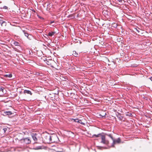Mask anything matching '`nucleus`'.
<instances>
[{
	"instance_id": "obj_1",
	"label": "nucleus",
	"mask_w": 152,
	"mask_h": 152,
	"mask_svg": "<svg viewBox=\"0 0 152 152\" xmlns=\"http://www.w3.org/2000/svg\"><path fill=\"white\" fill-rule=\"evenodd\" d=\"M50 143L57 142L58 141V138L55 134L50 135Z\"/></svg>"
},
{
	"instance_id": "obj_2",
	"label": "nucleus",
	"mask_w": 152,
	"mask_h": 152,
	"mask_svg": "<svg viewBox=\"0 0 152 152\" xmlns=\"http://www.w3.org/2000/svg\"><path fill=\"white\" fill-rule=\"evenodd\" d=\"M50 135L49 134H45L43 137L44 141L45 143H50Z\"/></svg>"
},
{
	"instance_id": "obj_3",
	"label": "nucleus",
	"mask_w": 152,
	"mask_h": 152,
	"mask_svg": "<svg viewBox=\"0 0 152 152\" xmlns=\"http://www.w3.org/2000/svg\"><path fill=\"white\" fill-rule=\"evenodd\" d=\"M113 141V142L112 143L111 147H114L115 145L116 144H119L121 143V140L120 138H118V139H114Z\"/></svg>"
},
{
	"instance_id": "obj_4",
	"label": "nucleus",
	"mask_w": 152,
	"mask_h": 152,
	"mask_svg": "<svg viewBox=\"0 0 152 152\" xmlns=\"http://www.w3.org/2000/svg\"><path fill=\"white\" fill-rule=\"evenodd\" d=\"M22 142H23L24 144H29L31 142V140L29 137L23 138L21 140Z\"/></svg>"
},
{
	"instance_id": "obj_5",
	"label": "nucleus",
	"mask_w": 152,
	"mask_h": 152,
	"mask_svg": "<svg viewBox=\"0 0 152 152\" xmlns=\"http://www.w3.org/2000/svg\"><path fill=\"white\" fill-rule=\"evenodd\" d=\"M101 141V142L106 145H108L109 144V141L108 140L105 139V137L104 135L102 136Z\"/></svg>"
},
{
	"instance_id": "obj_6",
	"label": "nucleus",
	"mask_w": 152,
	"mask_h": 152,
	"mask_svg": "<svg viewBox=\"0 0 152 152\" xmlns=\"http://www.w3.org/2000/svg\"><path fill=\"white\" fill-rule=\"evenodd\" d=\"M9 128L7 126H5L3 128L1 127L0 130L2 131L4 133H7L9 131Z\"/></svg>"
},
{
	"instance_id": "obj_7",
	"label": "nucleus",
	"mask_w": 152,
	"mask_h": 152,
	"mask_svg": "<svg viewBox=\"0 0 152 152\" xmlns=\"http://www.w3.org/2000/svg\"><path fill=\"white\" fill-rule=\"evenodd\" d=\"M23 32L24 33L25 36L26 37L29 39H31L32 38V36L31 35L28 34L27 33L26 31L24 30L23 31Z\"/></svg>"
},
{
	"instance_id": "obj_8",
	"label": "nucleus",
	"mask_w": 152,
	"mask_h": 152,
	"mask_svg": "<svg viewBox=\"0 0 152 152\" xmlns=\"http://www.w3.org/2000/svg\"><path fill=\"white\" fill-rule=\"evenodd\" d=\"M37 134L36 133L33 134H32V137L33 139V140L35 141V143H37Z\"/></svg>"
},
{
	"instance_id": "obj_9",
	"label": "nucleus",
	"mask_w": 152,
	"mask_h": 152,
	"mask_svg": "<svg viewBox=\"0 0 152 152\" xmlns=\"http://www.w3.org/2000/svg\"><path fill=\"white\" fill-rule=\"evenodd\" d=\"M115 114L120 121H122V120L123 117L121 116V114L118 112H117Z\"/></svg>"
},
{
	"instance_id": "obj_10",
	"label": "nucleus",
	"mask_w": 152,
	"mask_h": 152,
	"mask_svg": "<svg viewBox=\"0 0 152 152\" xmlns=\"http://www.w3.org/2000/svg\"><path fill=\"white\" fill-rule=\"evenodd\" d=\"M12 114V113L10 111H6L4 112L3 115H10Z\"/></svg>"
},
{
	"instance_id": "obj_11",
	"label": "nucleus",
	"mask_w": 152,
	"mask_h": 152,
	"mask_svg": "<svg viewBox=\"0 0 152 152\" xmlns=\"http://www.w3.org/2000/svg\"><path fill=\"white\" fill-rule=\"evenodd\" d=\"M102 134H104L103 132L102 133H100L98 134H94L92 135V137L93 138H95V137H101L102 136H103V135H102Z\"/></svg>"
},
{
	"instance_id": "obj_12",
	"label": "nucleus",
	"mask_w": 152,
	"mask_h": 152,
	"mask_svg": "<svg viewBox=\"0 0 152 152\" xmlns=\"http://www.w3.org/2000/svg\"><path fill=\"white\" fill-rule=\"evenodd\" d=\"M23 93L25 94H29L31 95H32V93H31L30 91L26 90H24Z\"/></svg>"
},
{
	"instance_id": "obj_13",
	"label": "nucleus",
	"mask_w": 152,
	"mask_h": 152,
	"mask_svg": "<svg viewBox=\"0 0 152 152\" xmlns=\"http://www.w3.org/2000/svg\"><path fill=\"white\" fill-rule=\"evenodd\" d=\"M104 134L105 135H106L109 137H110L113 140L114 139L112 135L111 134H107V133H105Z\"/></svg>"
},
{
	"instance_id": "obj_14",
	"label": "nucleus",
	"mask_w": 152,
	"mask_h": 152,
	"mask_svg": "<svg viewBox=\"0 0 152 152\" xmlns=\"http://www.w3.org/2000/svg\"><path fill=\"white\" fill-rule=\"evenodd\" d=\"M72 120L74 121V122H77L79 123H81V120H79L78 118H76L75 119H72Z\"/></svg>"
},
{
	"instance_id": "obj_15",
	"label": "nucleus",
	"mask_w": 152,
	"mask_h": 152,
	"mask_svg": "<svg viewBox=\"0 0 152 152\" xmlns=\"http://www.w3.org/2000/svg\"><path fill=\"white\" fill-rule=\"evenodd\" d=\"M72 55L75 56L77 57L78 54L75 51H74L73 52Z\"/></svg>"
},
{
	"instance_id": "obj_16",
	"label": "nucleus",
	"mask_w": 152,
	"mask_h": 152,
	"mask_svg": "<svg viewBox=\"0 0 152 152\" xmlns=\"http://www.w3.org/2000/svg\"><path fill=\"white\" fill-rule=\"evenodd\" d=\"M55 33V32L54 31L51 32H50L48 33V35L50 37H52L54 34Z\"/></svg>"
},
{
	"instance_id": "obj_17",
	"label": "nucleus",
	"mask_w": 152,
	"mask_h": 152,
	"mask_svg": "<svg viewBox=\"0 0 152 152\" xmlns=\"http://www.w3.org/2000/svg\"><path fill=\"white\" fill-rule=\"evenodd\" d=\"M12 76V74H6L4 75V77H11Z\"/></svg>"
},
{
	"instance_id": "obj_18",
	"label": "nucleus",
	"mask_w": 152,
	"mask_h": 152,
	"mask_svg": "<svg viewBox=\"0 0 152 152\" xmlns=\"http://www.w3.org/2000/svg\"><path fill=\"white\" fill-rule=\"evenodd\" d=\"M14 44L15 46H19L20 44L18 42L15 41L14 43Z\"/></svg>"
},
{
	"instance_id": "obj_19",
	"label": "nucleus",
	"mask_w": 152,
	"mask_h": 152,
	"mask_svg": "<svg viewBox=\"0 0 152 152\" xmlns=\"http://www.w3.org/2000/svg\"><path fill=\"white\" fill-rule=\"evenodd\" d=\"M7 23L5 21L4 23L2 24H1V25L2 26H6V25Z\"/></svg>"
},
{
	"instance_id": "obj_20",
	"label": "nucleus",
	"mask_w": 152,
	"mask_h": 152,
	"mask_svg": "<svg viewBox=\"0 0 152 152\" xmlns=\"http://www.w3.org/2000/svg\"><path fill=\"white\" fill-rule=\"evenodd\" d=\"M4 89V88L2 87H0V91H2L3 92Z\"/></svg>"
},
{
	"instance_id": "obj_21",
	"label": "nucleus",
	"mask_w": 152,
	"mask_h": 152,
	"mask_svg": "<svg viewBox=\"0 0 152 152\" xmlns=\"http://www.w3.org/2000/svg\"><path fill=\"white\" fill-rule=\"evenodd\" d=\"M5 21H4L2 20H0V24L1 25L2 24L4 23Z\"/></svg>"
},
{
	"instance_id": "obj_22",
	"label": "nucleus",
	"mask_w": 152,
	"mask_h": 152,
	"mask_svg": "<svg viewBox=\"0 0 152 152\" xmlns=\"http://www.w3.org/2000/svg\"><path fill=\"white\" fill-rule=\"evenodd\" d=\"M134 31H135V32H137L138 33H139V32H140L139 30L138 29H137V28H135L134 29Z\"/></svg>"
},
{
	"instance_id": "obj_23",
	"label": "nucleus",
	"mask_w": 152,
	"mask_h": 152,
	"mask_svg": "<svg viewBox=\"0 0 152 152\" xmlns=\"http://www.w3.org/2000/svg\"><path fill=\"white\" fill-rule=\"evenodd\" d=\"M126 115L131 117L132 116V114L131 113H128V114H126Z\"/></svg>"
},
{
	"instance_id": "obj_24",
	"label": "nucleus",
	"mask_w": 152,
	"mask_h": 152,
	"mask_svg": "<svg viewBox=\"0 0 152 152\" xmlns=\"http://www.w3.org/2000/svg\"><path fill=\"white\" fill-rule=\"evenodd\" d=\"M3 8L5 9H8V7L6 6H4L3 7Z\"/></svg>"
},
{
	"instance_id": "obj_25",
	"label": "nucleus",
	"mask_w": 152,
	"mask_h": 152,
	"mask_svg": "<svg viewBox=\"0 0 152 152\" xmlns=\"http://www.w3.org/2000/svg\"><path fill=\"white\" fill-rule=\"evenodd\" d=\"M37 16H38V17L39 18L41 19H44V18H42V17L40 16L39 15H37Z\"/></svg>"
},
{
	"instance_id": "obj_26",
	"label": "nucleus",
	"mask_w": 152,
	"mask_h": 152,
	"mask_svg": "<svg viewBox=\"0 0 152 152\" xmlns=\"http://www.w3.org/2000/svg\"><path fill=\"white\" fill-rule=\"evenodd\" d=\"M117 1L120 3H121L122 1V0H117Z\"/></svg>"
},
{
	"instance_id": "obj_27",
	"label": "nucleus",
	"mask_w": 152,
	"mask_h": 152,
	"mask_svg": "<svg viewBox=\"0 0 152 152\" xmlns=\"http://www.w3.org/2000/svg\"><path fill=\"white\" fill-rule=\"evenodd\" d=\"M150 80H151V81H152V77H151L150 78Z\"/></svg>"
},
{
	"instance_id": "obj_28",
	"label": "nucleus",
	"mask_w": 152,
	"mask_h": 152,
	"mask_svg": "<svg viewBox=\"0 0 152 152\" xmlns=\"http://www.w3.org/2000/svg\"><path fill=\"white\" fill-rule=\"evenodd\" d=\"M41 147H39L38 148H37V149H41Z\"/></svg>"
},
{
	"instance_id": "obj_29",
	"label": "nucleus",
	"mask_w": 152,
	"mask_h": 152,
	"mask_svg": "<svg viewBox=\"0 0 152 152\" xmlns=\"http://www.w3.org/2000/svg\"><path fill=\"white\" fill-rule=\"evenodd\" d=\"M99 147V149H101V148H103V147Z\"/></svg>"
},
{
	"instance_id": "obj_30",
	"label": "nucleus",
	"mask_w": 152,
	"mask_h": 152,
	"mask_svg": "<svg viewBox=\"0 0 152 152\" xmlns=\"http://www.w3.org/2000/svg\"><path fill=\"white\" fill-rule=\"evenodd\" d=\"M117 24H115V26H114V27H115V26H116V27H117Z\"/></svg>"
},
{
	"instance_id": "obj_31",
	"label": "nucleus",
	"mask_w": 152,
	"mask_h": 152,
	"mask_svg": "<svg viewBox=\"0 0 152 152\" xmlns=\"http://www.w3.org/2000/svg\"><path fill=\"white\" fill-rule=\"evenodd\" d=\"M81 122V123H80L81 124H83V123L82 122Z\"/></svg>"
},
{
	"instance_id": "obj_32",
	"label": "nucleus",
	"mask_w": 152,
	"mask_h": 152,
	"mask_svg": "<svg viewBox=\"0 0 152 152\" xmlns=\"http://www.w3.org/2000/svg\"><path fill=\"white\" fill-rule=\"evenodd\" d=\"M105 115H101V116H105Z\"/></svg>"
},
{
	"instance_id": "obj_33",
	"label": "nucleus",
	"mask_w": 152,
	"mask_h": 152,
	"mask_svg": "<svg viewBox=\"0 0 152 152\" xmlns=\"http://www.w3.org/2000/svg\"><path fill=\"white\" fill-rule=\"evenodd\" d=\"M53 22H51V23H52Z\"/></svg>"
},
{
	"instance_id": "obj_34",
	"label": "nucleus",
	"mask_w": 152,
	"mask_h": 152,
	"mask_svg": "<svg viewBox=\"0 0 152 152\" xmlns=\"http://www.w3.org/2000/svg\"><path fill=\"white\" fill-rule=\"evenodd\" d=\"M105 149H107V148H105Z\"/></svg>"
}]
</instances>
